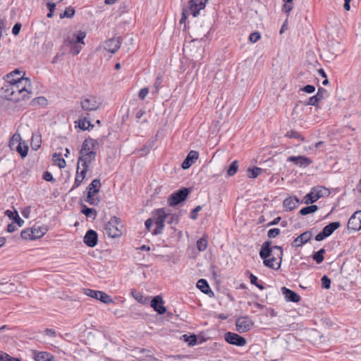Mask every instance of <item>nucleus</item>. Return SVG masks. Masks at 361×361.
I'll list each match as a JSON object with an SVG mask.
<instances>
[{
    "label": "nucleus",
    "mask_w": 361,
    "mask_h": 361,
    "mask_svg": "<svg viewBox=\"0 0 361 361\" xmlns=\"http://www.w3.org/2000/svg\"><path fill=\"white\" fill-rule=\"evenodd\" d=\"M20 71L15 69L6 75V83L1 87V97L6 100L17 102L29 99L32 94V84L29 78H25V73L22 76L14 78V75H20Z\"/></svg>",
    "instance_id": "1"
},
{
    "label": "nucleus",
    "mask_w": 361,
    "mask_h": 361,
    "mask_svg": "<svg viewBox=\"0 0 361 361\" xmlns=\"http://www.w3.org/2000/svg\"><path fill=\"white\" fill-rule=\"evenodd\" d=\"M271 241L263 243L259 251V256L264 259V264L273 269H279L281 267L283 249L281 246H271Z\"/></svg>",
    "instance_id": "2"
},
{
    "label": "nucleus",
    "mask_w": 361,
    "mask_h": 361,
    "mask_svg": "<svg viewBox=\"0 0 361 361\" xmlns=\"http://www.w3.org/2000/svg\"><path fill=\"white\" fill-rule=\"evenodd\" d=\"M168 214L164 208L156 209L153 212V220L156 225V228L152 231L154 235L161 234L164 228V222Z\"/></svg>",
    "instance_id": "3"
},
{
    "label": "nucleus",
    "mask_w": 361,
    "mask_h": 361,
    "mask_svg": "<svg viewBox=\"0 0 361 361\" xmlns=\"http://www.w3.org/2000/svg\"><path fill=\"white\" fill-rule=\"evenodd\" d=\"M98 146L99 142L97 140L91 137L86 138L82 142L80 155L95 159L97 154L95 149Z\"/></svg>",
    "instance_id": "4"
},
{
    "label": "nucleus",
    "mask_w": 361,
    "mask_h": 361,
    "mask_svg": "<svg viewBox=\"0 0 361 361\" xmlns=\"http://www.w3.org/2000/svg\"><path fill=\"white\" fill-rule=\"evenodd\" d=\"M190 190L188 188H182L181 189L173 192L167 200L169 206L175 207L184 202L189 194Z\"/></svg>",
    "instance_id": "5"
},
{
    "label": "nucleus",
    "mask_w": 361,
    "mask_h": 361,
    "mask_svg": "<svg viewBox=\"0 0 361 361\" xmlns=\"http://www.w3.org/2000/svg\"><path fill=\"white\" fill-rule=\"evenodd\" d=\"M121 221L119 218L112 216L110 221L105 225V233L112 238L120 237L122 235L121 231L118 227Z\"/></svg>",
    "instance_id": "6"
},
{
    "label": "nucleus",
    "mask_w": 361,
    "mask_h": 361,
    "mask_svg": "<svg viewBox=\"0 0 361 361\" xmlns=\"http://www.w3.org/2000/svg\"><path fill=\"white\" fill-rule=\"evenodd\" d=\"M326 193H328L327 188L325 187H314L311 189L310 192L304 197V203L306 204H312L317 202L322 197L324 196Z\"/></svg>",
    "instance_id": "7"
},
{
    "label": "nucleus",
    "mask_w": 361,
    "mask_h": 361,
    "mask_svg": "<svg viewBox=\"0 0 361 361\" xmlns=\"http://www.w3.org/2000/svg\"><path fill=\"white\" fill-rule=\"evenodd\" d=\"M81 107L84 111H96L101 106V102L94 96H88L83 97L80 101Z\"/></svg>",
    "instance_id": "8"
},
{
    "label": "nucleus",
    "mask_w": 361,
    "mask_h": 361,
    "mask_svg": "<svg viewBox=\"0 0 361 361\" xmlns=\"http://www.w3.org/2000/svg\"><path fill=\"white\" fill-rule=\"evenodd\" d=\"M340 226L341 224L339 221H334L329 224L315 236V240L322 241L324 240L326 238L330 236Z\"/></svg>",
    "instance_id": "9"
},
{
    "label": "nucleus",
    "mask_w": 361,
    "mask_h": 361,
    "mask_svg": "<svg viewBox=\"0 0 361 361\" xmlns=\"http://www.w3.org/2000/svg\"><path fill=\"white\" fill-rule=\"evenodd\" d=\"M84 293L86 295L97 299L105 304H110L113 302V300L111 296L104 292L87 288L85 289Z\"/></svg>",
    "instance_id": "10"
},
{
    "label": "nucleus",
    "mask_w": 361,
    "mask_h": 361,
    "mask_svg": "<svg viewBox=\"0 0 361 361\" xmlns=\"http://www.w3.org/2000/svg\"><path fill=\"white\" fill-rule=\"evenodd\" d=\"M86 37V32L82 30H79L76 34H73V36H68L63 39V44L65 47H69L70 48L78 42H82L85 44L84 39Z\"/></svg>",
    "instance_id": "11"
},
{
    "label": "nucleus",
    "mask_w": 361,
    "mask_h": 361,
    "mask_svg": "<svg viewBox=\"0 0 361 361\" xmlns=\"http://www.w3.org/2000/svg\"><path fill=\"white\" fill-rule=\"evenodd\" d=\"M225 341L229 344L234 345L236 346H244L246 345L247 341L243 336L233 332H226L224 334Z\"/></svg>",
    "instance_id": "12"
},
{
    "label": "nucleus",
    "mask_w": 361,
    "mask_h": 361,
    "mask_svg": "<svg viewBox=\"0 0 361 361\" xmlns=\"http://www.w3.org/2000/svg\"><path fill=\"white\" fill-rule=\"evenodd\" d=\"M253 322L248 317H240L236 319V329L240 333H245L251 329Z\"/></svg>",
    "instance_id": "13"
},
{
    "label": "nucleus",
    "mask_w": 361,
    "mask_h": 361,
    "mask_svg": "<svg viewBox=\"0 0 361 361\" xmlns=\"http://www.w3.org/2000/svg\"><path fill=\"white\" fill-rule=\"evenodd\" d=\"M348 229L358 231L361 229V210L355 212L349 219Z\"/></svg>",
    "instance_id": "14"
},
{
    "label": "nucleus",
    "mask_w": 361,
    "mask_h": 361,
    "mask_svg": "<svg viewBox=\"0 0 361 361\" xmlns=\"http://www.w3.org/2000/svg\"><path fill=\"white\" fill-rule=\"evenodd\" d=\"M208 0H190L189 11L194 16L197 17L200 14V10L205 8Z\"/></svg>",
    "instance_id": "15"
},
{
    "label": "nucleus",
    "mask_w": 361,
    "mask_h": 361,
    "mask_svg": "<svg viewBox=\"0 0 361 361\" xmlns=\"http://www.w3.org/2000/svg\"><path fill=\"white\" fill-rule=\"evenodd\" d=\"M288 161L293 162L295 165L306 168L312 163V160L305 156H290L287 159Z\"/></svg>",
    "instance_id": "16"
},
{
    "label": "nucleus",
    "mask_w": 361,
    "mask_h": 361,
    "mask_svg": "<svg viewBox=\"0 0 361 361\" xmlns=\"http://www.w3.org/2000/svg\"><path fill=\"white\" fill-rule=\"evenodd\" d=\"M121 44V37H114L106 40L104 43V49L112 54L116 53Z\"/></svg>",
    "instance_id": "17"
},
{
    "label": "nucleus",
    "mask_w": 361,
    "mask_h": 361,
    "mask_svg": "<svg viewBox=\"0 0 361 361\" xmlns=\"http://www.w3.org/2000/svg\"><path fill=\"white\" fill-rule=\"evenodd\" d=\"M83 241L90 247H95L98 242L97 233L92 229L88 230L84 236Z\"/></svg>",
    "instance_id": "18"
},
{
    "label": "nucleus",
    "mask_w": 361,
    "mask_h": 361,
    "mask_svg": "<svg viewBox=\"0 0 361 361\" xmlns=\"http://www.w3.org/2000/svg\"><path fill=\"white\" fill-rule=\"evenodd\" d=\"M164 300L159 295H157L151 300V307L159 314H163L166 312V307L164 306Z\"/></svg>",
    "instance_id": "19"
},
{
    "label": "nucleus",
    "mask_w": 361,
    "mask_h": 361,
    "mask_svg": "<svg viewBox=\"0 0 361 361\" xmlns=\"http://www.w3.org/2000/svg\"><path fill=\"white\" fill-rule=\"evenodd\" d=\"M312 234L310 231H305L300 234V235H298L296 238H295V240L292 243V246L296 247H301L304 244L310 241V239L312 238Z\"/></svg>",
    "instance_id": "20"
},
{
    "label": "nucleus",
    "mask_w": 361,
    "mask_h": 361,
    "mask_svg": "<svg viewBox=\"0 0 361 361\" xmlns=\"http://www.w3.org/2000/svg\"><path fill=\"white\" fill-rule=\"evenodd\" d=\"M327 93L326 89L319 87L317 90V93L310 97L308 101L305 102V105L317 106L319 101H321L324 95Z\"/></svg>",
    "instance_id": "21"
},
{
    "label": "nucleus",
    "mask_w": 361,
    "mask_h": 361,
    "mask_svg": "<svg viewBox=\"0 0 361 361\" xmlns=\"http://www.w3.org/2000/svg\"><path fill=\"white\" fill-rule=\"evenodd\" d=\"M199 154L197 151L191 150L183 161L181 167L183 169H189L198 159Z\"/></svg>",
    "instance_id": "22"
},
{
    "label": "nucleus",
    "mask_w": 361,
    "mask_h": 361,
    "mask_svg": "<svg viewBox=\"0 0 361 361\" xmlns=\"http://www.w3.org/2000/svg\"><path fill=\"white\" fill-rule=\"evenodd\" d=\"M95 159H92L90 157H83L80 155L78 160V166H80V164L82 166L81 170V175L83 177H86L87 172L89 169V164L92 161H94Z\"/></svg>",
    "instance_id": "23"
},
{
    "label": "nucleus",
    "mask_w": 361,
    "mask_h": 361,
    "mask_svg": "<svg viewBox=\"0 0 361 361\" xmlns=\"http://www.w3.org/2000/svg\"><path fill=\"white\" fill-rule=\"evenodd\" d=\"M281 290L287 301L298 302L300 300V296L296 292L286 287H283Z\"/></svg>",
    "instance_id": "24"
},
{
    "label": "nucleus",
    "mask_w": 361,
    "mask_h": 361,
    "mask_svg": "<svg viewBox=\"0 0 361 361\" xmlns=\"http://www.w3.org/2000/svg\"><path fill=\"white\" fill-rule=\"evenodd\" d=\"M32 355L35 361H53L54 356L48 352L34 350Z\"/></svg>",
    "instance_id": "25"
},
{
    "label": "nucleus",
    "mask_w": 361,
    "mask_h": 361,
    "mask_svg": "<svg viewBox=\"0 0 361 361\" xmlns=\"http://www.w3.org/2000/svg\"><path fill=\"white\" fill-rule=\"evenodd\" d=\"M299 202L300 201L298 197H289L283 200V205L286 211H292L298 207Z\"/></svg>",
    "instance_id": "26"
},
{
    "label": "nucleus",
    "mask_w": 361,
    "mask_h": 361,
    "mask_svg": "<svg viewBox=\"0 0 361 361\" xmlns=\"http://www.w3.org/2000/svg\"><path fill=\"white\" fill-rule=\"evenodd\" d=\"M32 239L36 240L42 238L47 232V228L44 226L35 225L32 228Z\"/></svg>",
    "instance_id": "27"
},
{
    "label": "nucleus",
    "mask_w": 361,
    "mask_h": 361,
    "mask_svg": "<svg viewBox=\"0 0 361 361\" xmlns=\"http://www.w3.org/2000/svg\"><path fill=\"white\" fill-rule=\"evenodd\" d=\"M197 287L204 293L214 295L213 291L211 290L209 283L206 279H201L197 282Z\"/></svg>",
    "instance_id": "28"
},
{
    "label": "nucleus",
    "mask_w": 361,
    "mask_h": 361,
    "mask_svg": "<svg viewBox=\"0 0 361 361\" xmlns=\"http://www.w3.org/2000/svg\"><path fill=\"white\" fill-rule=\"evenodd\" d=\"M6 215L11 219H13V221L18 224V226H22L24 224V221L20 217L18 212L16 210L15 211H11V210H6L5 212Z\"/></svg>",
    "instance_id": "29"
},
{
    "label": "nucleus",
    "mask_w": 361,
    "mask_h": 361,
    "mask_svg": "<svg viewBox=\"0 0 361 361\" xmlns=\"http://www.w3.org/2000/svg\"><path fill=\"white\" fill-rule=\"evenodd\" d=\"M81 212L87 217H92L93 219L96 218L97 214L96 209L90 208L85 204H82L81 207Z\"/></svg>",
    "instance_id": "30"
},
{
    "label": "nucleus",
    "mask_w": 361,
    "mask_h": 361,
    "mask_svg": "<svg viewBox=\"0 0 361 361\" xmlns=\"http://www.w3.org/2000/svg\"><path fill=\"white\" fill-rule=\"evenodd\" d=\"M167 214H168V216L166 217L167 224L171 225V226L173 229H175L174 226L178 225V224L179 223L180 215L178 214H176V213H174V214L167 213Z\"/></svg>",
    "instance_id": "31"
},
{
    "label": "nucleus",
    "mask_w": 361,
    "mask_h": 361,
    "mask_svg": "<svg viewBox=\"0 0 361 361\" xmlns=\"http://www.w3.org/2000/svg\"><path fill=\"white\" fill-rule=\"evenodd\" d=\"M97 193V190L87 192V197L85 201L90 205L96 206L99 202V197H96L94 195Z\"/></svg>",
    "instance_id": "32"
},
{
    "label": "nucleus",
    "mask_w": 361,
    "mask_h": 361,
    "mask_svg": "<svg viewBox=\"0 0 361 361\" xmlns=\"http://www.w3.org/2000/svg\"><path fill=\"white\" fill-rule=\"evenodd\" d=\"M101 186L102 185L100 180L99 178L94 179L92 181V183L87 186V192L97 190V193H98L99 192Z\"/></svg>",
    "instance_id": "33"
},
{
    "label": "nucleus",
    "mask_w": 361,
    "mask_h": 361,
    "mask_svg": "<svg viewBox=\"0 0 361 361\" xmlns=\"http://www.w3.org/2000/svg\"><path fill=\"white\" fill-rule=\"evenodd\" d=\"M53 161L60 168H65L66 164V161L61 157V154L54 153L52 156Z\"/></svg>",
    "instance_id": "34"
},
{
    "label": "nucleus",
    "mask_w": 361,
    "mask_h": 361,
    "mask_svg": "<svg viewBox=\"0 0 361 361\" xmlns=\"http://www.w3.org/2000/svg\"><path fill=\"white\" fill-rule=\"evenodd\" d=\"M85 178V177H83L81 175V171H79V166H77L76 176L75 178L74 184L71 190H73L78 188L81 185V183H82L83 180Z\"/></svg>",
    "instance_id": "35"
},
{
    "label": "nucleus",
    "mask_w": 361,
    "mask_h": 361,
    "mask_svg": "<svg viewBox=\"0 0 361 361\" xmlns=\"http://www.w3.org/2000/svg\"><path fill=\"white\" fill-rule=\"evenodd\" d=\"M318 207L315 204H312L310 206H307L305 207L302 208L299 213L300 214L305 216L309 214L314 213L318 210Z\"/></svg>",
    "instance_id": "36"
},
{
    "label": "nucleus",
    "mask_w": 361,
    "mask_h": 361,
    "mask_svg": "<svg viewBox=\"0 0 361 361\" xmlns=\"http://www.w3.org/2000/svg\"><path fill=\"white\" fill-rule=\"evenodd\" d=\"M247 171V176L249 178H255L262 173L263 170H262V169H261L259 167L255 166L253 168H249Z\"/></svg>",
    "instance_id": "37"
},
{
    "label": "nucleus",
    "mask_w": 361,
    "mask_h": 361,
    "mask_svg": "<svg viewBox=\"0 0 361 361\" xmlns=\"http://www.w3.org/2000/svg\"><path fill=\"white\" fill-rule=\"evenodd\" d=\"M18 142H21V137L20 134L15 133L9 141L8 146L11 150H14Z\"/></svg>",
    "instance_id": "38"
},
{
    "label": "nucleus",
    "mask_w": 361,
    "mask_h": 361,
    "mask_svg": "<svg viewBox=\"0 0 361 361\" xmlns=\"http://www.w3.org/2000/svg\"><path fill=\"white\" fill-rule=\"evenodd\" d=\"M78 126L80 129L85 130L90 128V127H93V125L91 124L90 121L87 119L86 117L80 118L78 120Z\"/></svg>",
    "instance_id": "39"
},
{
    "label": "nucleus",
    "mask_w": 361,
    "mask_h": 361,
    "mask_svg": "<svg viewBox=\"0 0 361 361\" xmlns=\"http://www.w3.org/2000/svg\"><path fill=\"white\" fill-rule=\"evenodd\" d=\"M325 253V249L322 248L317 252H314L312 255V259L317 263L320 264L324 261V254Z\"/></svg>",
    "instance_id": "40"
},
{
    "label": "nucleus",
    "mask_w": 361,
    "mask_h": 361,
    "mask_svg": "<svg viewBox=\"0 0 361 361\" xmlns=\"http://www.w3.org/2000/svg\"><path fill=\"white\" fill-rule=\"evenodd\" d=\"M14 150L18 152L22 158H24L27 154L28 147L27 145L22 146V142H18V145L15 147Z\"/></svg>",
    "instance_id": "41"
},
{
    "label": "nucleus",
    "mask_w": 361,
    "mask_h": 361,
    "mask_svg": "<svg viewBox=\"0 0 361 361\" xmlns=\"http://www.w3.org/2000/svg\"><path fill=\"white\" fill-rule=\"evenodd\" d=\"M238 161L235 160L233 161L231 165L229 166L228 170H227V174L229 176H232L235 175L238 171Z\"/></svg>",
    "instance_id": "42"
},
{
    "label": "nucleus",
    "mask_w": 361,
    "mask_h": 361,
    "mask_svg": "<svg viewBox=\"0 0 361 361\" xmlns=\"http://www.w3.org/2000/svg\"><path fill=\"white\" fill-rule=\"evenodd\" d=\"M249 278H250V283L252 285L256 286L260 290L264 289L263 283L262 281L260 283H259L257 277L256 276H255L253 274L250 273Z\"/></svg>",
    "instance_id": "43"
},
{
    "label": "nucleus",
    "mask_w": 361,
    "mask_h": 361,
    "mask_svg": "<svg viewBox=\"0 0 361 361\" xmlns=\"http://www.w3.org/2000/svg\"><path fill=\"white\" fill-rule=\"evenodd\" d=\"M74 15H75V9L73 7L69 6L66 8V10L64 11V12L63 13L60 14V18H71L73 17Z\"/></svg>",
    "instance_id": "44"
},
{
    "label": "nucleus",
    "mask_w": 361,
    "mask_h": 361,
    "mask_svg": "<svg viewBox=\"0 0 361 361\" xmlns=\"http://www.w3.org/2000/svg\"><path fill=\"white\" fill-rule=\"evenodd\" d=\"M207 247V240L204 238H201L197 241V248L199 251H204Z\"/></svg>",
    "instance_id": "45"
},
{
    "label": "nucleus",
    "mask_w": 361,
    "mask_h": 361,
    "mask_svg": "<svg viewBox=\"0 0 361 361\" xmlns=\"http://www.w3.org/2000/svg\"><path fill=\"white\" fill-rule=\"evenodd\" d=\"M82 42H78L70 48V54L73 56L78 55L82 50Z\"/></svg>",
    "instance_id": "46"
},
{
    "label": "nucleus",
    "mask_w": 361,
    "mask_h": 361,
    "mask_svg": "<svg viewBox=\"0 0 361 361\" xmlns=\"http://www.w3.org/2000/svg\"><path fill=\"white\" fill-rule=\"evenodd\" d=\"M184 341L188 343L189 345H194L197 343V336L195 334L188 336L184 334L183 336Z\"/></svg>",
    "instance_id": "47"
},
{
    "label": "nucleus",
    "mask_w": 361,
    "mask_h": 361,
    "mask_svg": "<svg viewBox=\"0 0 361 361\" xmlns=\"http://www.w3.org/2000/svg\"><path fill=\"white\" fill-rule=\"evenodd\" d=\"M161 83H162V75L160 73H159L156 77L155 82L154 84V90L153 91L154 94L158 92V91L161 85Z\"/></svg>",
    "instance_id": "48"
},
{
    "label": "nucleus",
    "mask_w": 361,
    "mask_h": 361,
    "mask_svg": "<svg viewBox=\"0 0 361 361\" xmlns=\"http://www.w3.org/2000/svg\"><path fill=\"white\" fill-rule=\"evenodd\" d=\"M0 361H20L18 358L13 357L6 353H0Z\"/></svg>",
    "instance_id": "49"
},
{
    "label": "nucleus",
    "mask_w": 361,
    "mask_h": 361,
    "mask_svg": "<svg viewBox=\"0 0 361 361\" xmlns=\"http://www.w3.org/2000/svg\"><path fill=\"white\" fill-rule=\"evenodd\" d=\"M30 231H32V229L30 228H26V229H24L21 231L20 233V236L24 240H33L32 238V233H30Z\"/></svg>",
    "instance_id": "50"
},
{
    "label": "nucleus",
    "mask_w": 361,
    "mask_h": 361,
    "mask_svg": "<svg viewBox=\"0 0 361 361\" xmlns=\"http://www.w3.org/2000/svg\"><path fill=\"white\" fill-rule=\"evenodd\" d=\"M286 136L290 138H295L304 140V137L297 131L290 130L286 134Z\"/></svg>",
    "instance_id": "51"
},
{
    "label": "nucleus",
    "mask_w": 361,
    "mask_h": 361,
    "mask_svg": "<svg viewBox=\"0 0 361 361\" xmlns=\"http://www.w3.org/2000/svg\"><path fill=\"white\" fill-rule=\"evenodd\" d=\"M322 286L323 288L329 289L331 287V279L326 275L323 276L322 279Z\"/></svg>",
    "instance_id": "52"
},
{
    "label": "nucleus",
    "mask_w": 361,
    "mask_h": 361,
    "mask_svg": "<svg viewBox=\"0 0 361 361\" xmlns=\"http://www.w3.org/2000/svg\"><path fill=\"white\" fill-rule=\"evenodd\" d=\"M281 233V230L277 228H271L267 232V236L269 238H274L278 236Z\"/></svg>",
    "instance_id": "53"
},
{
    "label": "nucleus",
    "mask_w": 361,
    "mask_h": 361,
    "mask_svg": "<svg viewBox=\"0 0 361 361\" xmlns=\"http://www.w3.org/2000/svg\"><path fill=\"white\" fill-rule=\"evenodd\" d=\"M261 38V35L259 32H252L250 36H249V40L252 42V43H255L257 42L258 40H259Z\"/></svg>",
    "instance_id": "54"
},
{
    "label": "nucleus",
    "mask_w": 361,
    "mask_h": 361,
    "mask_svg": "<svg viewBox=\"0 0 361 361\" xmlns=\"http://www.w3.org/2000/svg\"><path fill=\"white\" fill-rule=\"evenodd\" d=\"M149 93V89L147 87L142 88L139 92V98L141 100H144Z\"/></svg>",
    "instance_id": "55"
},
{
    "label": "nucleus",
    "mask_w": 361,
    "mask_h": 361,
    "mask_svg": "<svg viewBox=\"0 0 361 361\" xmlns=\"http://www.w3.org/2000/svg\"><path fill=\"white\" fill-rule=\"evenodd\" d=\"M202 207L198 205L191 212H190V218L193 220H195L197 217V213L201 211Z\"/></svg>",
    "instance_id": "56"
},
{
    "label": "nucleus",
    "mask_w": 361,
    "mask_h": 361,
    "mask_svg": "<svg viewBox=\"0 0 361 361\" xmlns=\"http://www.w3.org/2000/svg\"><path fill=\"white\" fill-rule=\"evenodd\" d=\"M292 9H293V6H292L291 3H286L285 2V4H283V8H282L283 12H284L285 13L288 15Z\"/></svg>",
    "instance_id": "57"
},
{
    "label": "nucleus",
    "mask_w": 361,
    "mask_h": 361,
    "mask_svg": "<svg viewBox=\"0 0 361 361\" xmlns=\"http://www.w3.org/2000/svg\"><path fill=\"white\" fill-rule=\"evenodd\" d=\"M21 24L20 23H17L14 25L12 29V33L13 35H18L21 29Z\"/></svg>",
    "instance_id": "58"
},
{
    "label": "nucleus",
    "mask_w": 361,
    "mask_h": 361,
    "mask_svg": "<svg viewBox=\"0 0 361 361\" xmlns=\"http://www.w3.org/2000/svg\"><path fill=\"white\" fill-rule=\"evenodd\" d=\"M301 90L307 92V93H312L315 90V87L314 85H307L304 86L302 88H301Z\"/></svg>",
    "instance_id": "59"
},
{
    "label": "nucleus",
    "mask_w": 361,
    "mask_h": 361,
    "mask_svg": "<svg viewBox=\"0 0 361 361\" xmlns=\"http://www.w3.org/2000/svg\"><path fill=\"white\" fill-rule=\"evenodd\" d=\"M154 220L152 218H149L147 219L146 221H145V228H146V230L149 231L150 229H151V227L152 226L153 224H154Z\"/></svg>",
    "instance_id": "60"
},
{
    "label": "nucleus",
    "mask_w": 361,
    "mask_h": 361,
    "mask_svg": "<svg viewBox=\"0 0 361 361\" xmlns=\"http://www.w3.org/2000/svg\"><path fill=\"white\" fill-rule=\"evenodd\" d=\"M43 178L47 181H53L54 178L52 174L49 171H45L43 174Z\"/></svg>",
    "instance_id": "61"
},
{
    "label": "nucleus",
    "mask_w": 361,
    "mask_h": 361,
    "mask_svg": "<svg viewBox=\"0 0 361 361\" xmlns=\"http://www.w3.org/2000/svg\"><path fill=\"white\" fill-rule=\"evenodd\" d=\"M44 333L50 337H55L56 336V332L52 329H46Z\"/></svg>",
    "instance_id": "62"
},
{
    "label": "nucleus",
    "mask_w": 361,
    "mask_h": 361,
    "mask_svg": "<svg viewBox=\"0 0 361 361\" xmlns=\"http://www.w3.org/2000/svg\"><path fill=\"white\" fill-rule=\"evenodd\" d=\"M17 227L13 223L9 224L7 226V231L8 233H13L16 230Z\"/></svg>",
    "instance_id": "63"
},
{
    "label": "nucleus",
    "mask_w": 361,
    "mask_h": 361,
    "mask_svg": "<svg viewBox=\"0 0 361 361\" xmlns=\"http://www.w3.org/2000/svg\"><path fill=\"white\" fill-rule=\"evenodd\" d=\"M145 114V110L143 109H140L137 111V112L136 113V118H137V121L138 122L139 120L140 119V118Z\"/></svg>",
    "instance_id": "64"
}]
</instances>
